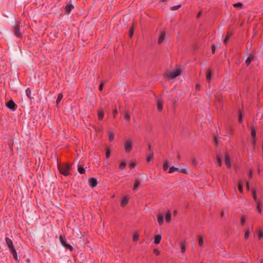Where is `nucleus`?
Wrapping results in <instances>:
<instances>
[{
    "label": "nucleus",
    "mask_w": 263,
    "mask_h": 263,
    "mask_svg": "<svg viewBox=\"0 0 263 263\" xmlns=\"http://www.w3.org/2000/svg\"><path fill=\"white\" fill-rule=\"evenodd\" d=\"M133 148V141L129 139L124 143V149L126 153H129Z\"/></svg>",
    "instance_id": "obj_1"
},
{
    "label": "nucleus",
    "mask_w": 263,
    "mask_h": 263,
    "mask_svg": "<svg viewBox=\"0 0 263 263\" xmlns=\"http://www.w3.org/2000/svg\"><path fill=\"white\" fill-rule=\"evenodd\" d=\"M181 70L179 69H177L172 71L170 72L168 77L170 79H173L175 78L176 77L180 76L181 74Z\"/></svg>",
    "instance_id": "obj_2"
},
{
    "label": "nucleus",
    "mask_w": 263,
    "mask_h": 263,
    "mask_svg": "<svg viewBox=\"0 0 263 263\" xmlns=\"http://www.w3.org/2000/svg\"><path fill=\"white\" fill-rule=\"evenodd\" d=\"M175 172H180L182 173L187 174V171L186 168L179 169L177 167L172 166L168 170V173H173Z\"/></svg>",
    "instance_id": "obj_3"
},
{
    "label": "nucleus",
    "mask_w": 263,
    "mask_h": 263,
    "mask_svg": "<svg viewBox=\"0 0 263 263\" xmlns=\"http://www.w3.org/2000/svg\"><path fill=\"white\" fill-rule=\"evenodd\" d=\"M22 26L23 23H20L19 24L16 25L14 27V34L18 37H20L22 35L20 27Z\"/></svg>",
    "instance_id": "obj_4"
},
{
    "label": "nucleus",
    "mask_w": 263,
    "mask_h": 263,
    "mask_svg": "<svg viewBox=\"0 0 263 263\" xmlns=\"http://www.w3.org/2000/svg\"><path fill=\"white\" fill-rule=\"evenodd\" d=\"M5 241H6V243L7 245L8 246L9 249H10V251L15 249L14 247L13 244V242H12V241L11 240V239L7 237L5 239Z\"/></svg>",
    "instance_id": "obj_5"
},
{
    "label": "nucleus",
    "mask_w": 263,
    "mask_h": 263,
    "mask_svg": "<svg viewBox=\"0 0 263 263\" xmlns=\"http://www.w3.org/2000/svg\"><path fill=\"white\" fill-rule=\"evenodd\" d=\"M88 183L91 187H94L97 186L98 181L96 178H90L88 179Z\"/></svg>",
    "instance_id": "obj_6"
},
{
    "label": "nucleus",
    "mask_w": 263,
    "mask_h": 263,
    "mask_svg": "<svg viewBox=\"0 0 263 263\" xmlns=\"http://www.w3.org/2000/svg\"><path fill=\"white\" fill-rule=\"evenodd\" d=\"M165 35V32L164 31H161L158 41V44H161L164 41Z\"/></svg>",
    "instance_id": "obj_7"
},
{
    "label": "nucleus",
    "mask_w": 263,
    "mask_h": 263,
    "mask_svg": "<svg viewBox=\"0 0 263 263\" xmlns=\"http://www.w3.org/2000/svg\"><path fill=\"white\" fill-rule=\"evenodd\" d=\"M158 222L160 225L163 223L164 216L161 213H159L157 215Z\"/></svg>",
    "instance_id": "obj_8"
},
{
    "label": "nucleus",
    "mask_w": 263,
    "mask_h": 263,
    "mask_svg": "<svg viewBox=\"0 0 263 263\" xmlns=\"http://www.w3.org/2000/svg\"><path fill=\"white\" fill-rule=\"evenodd\" d=\"M6 106L9 109H14L15 103L12 100H10L7 103Z\"/></svg>",
    "instance_id": "obj_9"
},
{
    "label": "nucleus",
    "mask_w": 263,
    "mask_h": 263,
    "mask_svg": "<svg viewBox=\"0 0 263 263\" xmlns=\"http://www.w3.org/2000/svg\"><path fill=\"white\" fill-rule=\"evenodd\" d=\"M225 163L228 168H230L231 166L230 157L227 154H226L225 156Z\"/></svg>",
    "instance_id": "obj_10"
},
{
    "label": "nucleus",
    "mask_w": 263,
    "mask_h": 263,
    "mask_svg": "<svg viewBox=\"0 0 263 263\" xmlns=\"http://www.w3.org/2000/svg\"><path fill=\"white\" fill-rule=\"evenodd\" d=\"M108 140L111 142L114 139V132L111 130L108 132Z\"/></svg>",
    "instance_id": "obj_11"
},
{
    "label": "nucleus",
    "mask_w": 263,
    "mask_h": 263,
    "mask_svg": "<svg viewBox=\"0 0 263 263\" xmlns=\"http://www.w3.org/2000/svg\"><path fill=\"white\" fill-rule=\"evenodd\" d=\"M256 204L257 211L259 213H261V211H262V209H261L262 203H261V201H257V202H256Z\"/></svg>",
    "instance_id": "obj_12"
},
{
    "label": "nucleus",
    "mask_w": 263,
    "mask_h": 263,
    "mask_svg": "<svg viewBox=\"0 0 263 263\" xmlns=\"http://www.w3.org/2000/svg\"><path fill=\"white\" fill-rule=\"evenodd\" d=\"M161 239V236L160 235H156L154 237V243L156 245L159 244Z\"/></svg>",
    "instance_id": "obj_13"
},
{
    "label": "nucleus",
    "mask_w": 263,
    "mask_h": 263,
    "mask_svg": "<svg viewBox=\"0 0 263 263\" xmlns=\"http://www.w3.org/2000/svg\"><path fill=\"white\" fill-rule=\"evenodd\" d=\"M254 59V57L252 55H250L246 60V63L247 65H249L252 61Z\"/></svg>",
    "instance_id": "obj_14"
},
{
    "label": "nucleus",
    "mask_w": 263,
    "mask_h": 263,
    "mask_svg": "<svg viewBox=\"0 0 263 263\" xmlns=\"http://www.w3.org/2000/svg\"><path fill=\"white\" fill-rule=\"evenodd\" d=\"M128 202V198L127 197H124L121 201V205L122 206H124L125 205H126L127 204Z\"/></svg>",
    "instance_id": "obj_15"
},
{
    "label": "nucleus",
    "mask_w": 263,
    "mask_h": 263,
    "mask_svg": "<svg viewBox=\"0 0 263 263\" xmlns=\"http://www.w3.org/2000/svg\"><path fill=\"white\" fill-rule=\"evenodd\" d=\"M243 185V182L241 180L239 181L238 182V188L239 191L241 193H243V189H242Z\"/></svg>",
    "instance_id": "obj_16"
},
{
    "label": "nucleus",
    "mask_w": 263,
    "mask_h": 263,
    "mask_svg": "<svg viewBox=\"0 0 263 263\" xmlns=\"http://www.w3.org/2000/svg\"><path fill=\"white\" fill-rule=\"evenodd\" d=\"M171 220V214L170 211H168L165 215V221L167 222H170Z\"/></svg>",
    "instance_id": "obj_17"
},
{
    "label": "nucleus",
    "mask_w": 263,
    "mask_h": 263,
    "mask_svg": "<svg viewBox=\"0 0 263 263\" xmlns=\"http://www.w3.org/2000/svg\"><path fill=\"white\" fill-rule=\"evenodd\" d=\"M168 166H169V162H168V160H165L164 161L163 165V170L164 171H166L168 169Z\"/></svg>",
    "instance_id": "obj_18"
},
{
    "label": "nucleus",
    "mask_w": 263,
    "mask_h": 263,
    "mask_svg": "<svg viewBox=\"0 0 263 263\" xmlns=\"http://www.w3.org/2000/svg\"><path fill=\"white\" fill-rule=\"evenodd\" d=\"M59 170L62 174L66 176V168L64 166H59Z\"/></svg>",
    "instance_id": "obj_19"
},
{
    "label": "nucleus",
    "mask_w": 263,
    "mask_h": 263,
    "mask_svg": "<svg viewBox=\"0 0 263 263\" xmlns=\"http://www.w3.org/2000/svg\"><path fill=\"white\" fill-rule=\"evenodd\" d=\"M140 183H141V182L139 180H138V179L135 180V183L134 184V186H133V190H136L137 189V188L139 186Z\"/></svg>",
    "instance_id": "obj_20"
},
{
    "label": "nucleus",
    "mask_w": 263,
    "mask_h": 263,
    "mask_svg": "<svg viewBox=\"0 0 263 263\" xmlns=\"http://www.w3.org/2000/svg\"><path fill=\"white\" fill-rule=\"evenodd\" d=\"M232 33L231 32H227L226 37V38L224 40V43L225 44H226L228 42V41H229V39L232 36Z\"/></svg>",
    "instance_id": "obj_21"
},
{
    "label": "nucleus",
    "mask_w": 263,
    "mask_h": 263,
    "mask_svg": "<svg viewBox=\"0 0 263 263\" xmlns=\"http://www.w3.org/2000/svg\"><path fill=\"white\" fill-rule=\"evenodd\" d=\"M212 78V72L209 70L206 72V79L208 82H210Z\"/></svg>",
    "instance_id": "obj_22"
},
{
    "label": "nucleus",
    "mask_w": 263,
    "mask_h": 263,
    "mask_svg": "<svg viewBox=\"0 0 263 263\" xmlns=\"http://www.w3.org/2000/svg\"><path fill=\"white\" fill-rule=\"evenodd\" d=\"M157 105L158 110L159 111H161L163 108L162 103L160 101H158Z\"/></svg>",
    "instance_id": "obj_23"
},
{
    "label": "nucleus",
    "mask_w": 263,
    "mask_h": 263,
    "mask_svg": "<svg viewBox=\"0 0 263 263\" xmlns=\"http://www.w3.org/2000/svg\"><path fill=\"white\" fill-rule=\"evenodd\" d=\"M252 192L253 197L254 200H255V202H257V201H261L260 200L257 198L256 191L254 189H253L252 190Z\"/></svg>",
    "instance_id": "obj_24"
},
{
    "label": "nucleus",
    "mask_w": 263,
    "mask_h": 263,
    "mask_svg": "<svg viewBox=\"0 0 263 263\" xmlns=\"http://www.w3.org/2000/svg\"><path fill=\"white\" fill-rule=\"evenodd\" d=\"M198 241L199 245L200 247H202L203 245V238L201 236L199 235L198 236Z\"/></svg>",
    "instance_id": "obj_25"
},
{
    "label": "nucleus",
    "mask_w": 263,
    "mask_h": 263,
    "mask_svg": "<svg viewBox=\"0 0 263 263\" xmlns=\"http://www.w3.org/2000/svg\"><path fill=\"white\" fill-rule=\"evenodd\" d=\"M186 243L185 242L181 243V252L182 253H184L185 252Z\"/></svg>",
    "instance_id": "obj_26"
},
{
    "label": "nucleus",
    "mask_w": 263,
    "mask_h": 263,
    "mask_svg": "<svg viewBox=\"0 0 263 263\" xmlns=\"http://www.w3.org/2000/svg\"><path fill=\"white\" fill-rule=\"evenodd\" d=\"M78 169V172H79V173H80L81 174H83L85 172V168L81 166H79Z\"/></svg>",
    "instance_id": "obj_27"
},
{
    "label": "nucleus",
    "mask_w": 263,
    "mask_h": 263,
    "mask_svg": "<svg viewBox=\"0 0 263 263\" xmlns=\"http://www.w3.org/2000/svg\"><path fill=\"white\" fill-rule=\"evenodd\" d=\"M60 241H61L62 245L64 247H66V241L65 240L63 236H60Z\"/></svg>",
    "instance_id": "obj_28"
},
{
    "label": "nucleus",
    "mask_w": 263,
    "mask_h": 263,
    "mask_svg": "<svg viewBox=\"0 0 263 263\" xmlns=\"http://www.w3.org/2000/svg\"><path fill=\"white\" fill-rule=\"evenodd\" d=\"M126 165V163L125 161H122L121 162V163L119 165V168L120 170H123L125 168V167Z\"/></svg>",
    "instance_id": "obj_29"
},
{
    "label": "nucleus",
    "mask_w": 263,
    "mask_h": 263,
    "mask_svg": "<svg viewBox=\"0 0 263 263\" xmlns=\"http://www.w3.org/2000/svg\"><path fill=\"white\" fill-rule=\"evenodd\" d=\"M10 252L12 253L14 258L16 260H17L18 257H17V253H16L15 249H14V250L11 251Z\"/></svg>",
    "instance_id": "obj_30"
},
{
    "label": "nucleus",
    "mask_w": 263,
    "mask_h": 263,
    "mask_svg": "<svg viewBox=\"0 0 263 263\" xmlns=\"http://www.w3.org/2000/svg\"><path fill=\"white\" fill-rule=\"evenodd\" d=\"M250 234V230L249 229L246 230L245 233V236H244L245 238L246 239H248V238L249 237Z\"/></svg>",
    "instance_id": "obj_31"
},
{
    "label": "nucleus",
    "mask_w": 263,
    "mask_h": 263,
    "mask_svg": "<svg viewBox=\"0 0 263 263\" xmlns=\"http://www.w3.org/2000/svg\"><path fill=\"white\" fill-rule=\"evenodd\" d=\"M104 117V112L102 111H100L98 112V119L100 120H101Z\"/></svg>",
    "instance_id": "obj_32"
},
{
    "label": "nucleus",
    "mask_w": 263,
    "mask_h": 263,
    "mask_svg": "<svg viewBox=\"0 0 263 263\" xmlns=\"http://www.w3.org/2000/svg\"><path fill=\"white\" fill-rule=\"evenodd\" d=\"M153 159V153H149V156L147 157L146 160L147 162H150Z\"/></svg>",
    "instance_id": "obj_33"
},
{
    "label": "nucleus",
    "mask_w": 263,
    "mask_h": 263,
    "mask_svg": "<svg viewBox=\"0 0 263 263\" xmlns=\"http://www.w3.org/2000/svg\"><path fill=\"white\" fill-rule=\"evenodd\" d=\"M139 234L138 233H135L133 236V241H137L139 239Z\"/></svg>",
    "instance_id": "obj_34"
},
{
    "label": "nucleus",
    "mask_w": 263,
    "mask_h": 263,
    "mask_svg": "<svg viewBox=\"0 0 263 263\" xmlns=\"http://www.w3.org/2000/svg\"><path fill=\"white\" fill-rule=\"evenodd\" d=\"M31 91L29 88H28L27 89H26V94L27 96L29 98H31Z\"/></svg>",
    "instance_id": "obj_35"
},
{
    "label": "nucleus",
    "mask_w": 263,
    "mask_h": 263,
    "mask_svg": "<svg viewBox=\"0 0 263 263\" xmlns=\"http://www.w3.org/2000/svg\"><path fill=\"white\" fill-rule=\"evenodd\" d=\"M63 98V95L61 93H60L58 95L57 99V103L58 104L60 101H61L62 99Z\"/></svg>",
    "instance_id": "obj_36"
},
{
    "label": "nucleus",
    "mask_w": 263,
    "mask_h": 263,
    "mask_svg": "<svg viewBox=\"0 0 263 263\" xmlns=\"http://www.w3.org/2000/svg\"><path fill=\"white\" fill-rule=\"evenodd\" d=\"M256 129L254 128H251V136L253 138H255Z\"/></svg>",
    "instance_id": "obj_37"
},
{
    "label": "nucleus",
    "mask_w": 263,
    "mask_h": 263,
    "mask_svg": "<svg viewBox=\"0 0 263 263\" xmlns=\"http://www.w3.org/2000/svg\"><path fill=\"white\" fill-rule=\"evenodd\" d=\"M246 220V216H242L241 217V219H240V223H241V225H243L245 224Z\"/></svg>",
    "instance_id": "obj_38"
},
{
    "label": "nucleus",
    "mask_w": 263,
    "mask_h": 263,
    "mask_svg": "<svg viewBox=\"0 0 263 263\" xmlns=\"http://www.w3.org/2000/svg\"><path fill=\"white\" fill-rule=\"evenodd\" d=\"M74 7L72 5H67V12H69Z\"/></svg>",
    "instance_id": "obj_39"
},
{
    "label": "nucleus",
    "mask_w": 263,
    "mask_h": 263,
    "mask_svg": "<svg viewBox=\"0 0 263 263\" xmlns=\"http://www.w3.org/2000/svg\"><path fill=\"white\" fill-rule=\"evenodd\" d=\"M181 5H178L173 6L171 7V10H178V9H179L181 7Z\"/></svg>",
    "instance_id": "obj_40"
},
{
    "label": "nucleus",
    "mask_w": 263,
    "mask_h": 263,
    "mask_svg": "<svg viewBox=\"0 0 263 263\" xmlns=\"http://www.w3.org/2000/svg\"><path fill=\"white\" fill-rule=\"evenodd\" d=\"M124 117L126 120H127L128 121H129L130 120V117L128 112L125 113Z\"/></svg>",
    "instance_id": "obj_41"
},
{
    "label": "nucleus",
    "mask_w": 263,
    "mask_h": 263,
    "mask_svg": "<svg viewBox=\"0 0 263 263\" xmlns=\"http://www.w3.org/2000/svg\"><path fill=\"white\" fill-rule=\"evenodd\" d=\"M233 6L235 8L241 7L242 6V4L241 3L238 2L237 3L234 4Z\"/></svg>",
    "instance_id": "obj_42"
},
{
    "label": "nucleus",
    "mask_w": 263,
    "mask_h": 263,
    "mask_svg": "<svg viewBox=\"0 0 263 263\" xmlns=\"http://www.w3.org/2000/svg\"><path fill=\"white\" fill-rule=\"evenodd\" d=\"M216 163L218 165V166H221L222 163L220 157H217Z\"/></svg>",
    "instance_id": "obj_43"
},
{
    "label": "nucleus",
    "mask_w": 263,
    "mask_h": 263,
    "mask_svg": "<svg viewBox=\"0 0 263 263\" xmlns=\"http://www.w3.org/2000/svg\"><path fill=\"white\" fill-rule=\"evenodd\" d=\"M262 237H263V232L261 231H259L258 234V239H260L262 238Z\"/></svg>",
    "instance_id": "obj_44"
},
{
    "label": "nucleus",
    "mask_w": 263,
    "mask_h": 263,
    "mask_svg": "<svg viewBox=\"0 0 263 263\" xmlns=\"http://www.w3.org/2000/svg\"><path fill=\"white\" fill-rule=\"evenodd\" d=\"M110 150L108 148H107L106 149V157L107 158H108L110 157Z\"/></svg>",
    "instance_id": "obj_45"
},
{
    "label": "nucleus",
    "mask_w": 263,
    "mask_h": 263,
    "mask_svg": "<svg viewBox=\"0 0 263 263\" xmlns=\"http://www.w3.org/2000/svg\"><path fill=\"white\" fill-rule=\"evenodd\" d=\"M67 249L72 251L73 250V248L71 245L67 244Z\"/></svg>",
    "instance_id": "obj_46"
},
{
    "label": "nucleus",
    "mask_w": 263,
    "mask_h": 263,
    "mask_svg": "<svg viewBox=\"0 0 263 263\" xmlns=\"http://www.w3.org/2000/svg\"><path fill=\"white\" fill-rule=\"evenodd\" d=\"M154 252L157 255H159L160 254V251L157 249H155L154 250Z\"/></svg>",
    "instance_id": "obj_47"
},
{
    "label": "nucleus",
    "mask_w": 263,
    "mask_h": 263,
    "mask_svg": "<svg viewBox=\"0 0 263 263\" xmlns=\"http://www.w3.org/2000/svg\"><path fill=\"white\" fill-rule=\"evenodd\" d=\"M200 85L199 84H197L195 86V89L196 90L199 91L200 89Z\"/></svg>",
    "instance_id": "obj_48"
},
{
    "label": "nucleus",
    "mask_w": 263,
    "mask_h": 263,
    "mask_svg": "<svg viewBox=\"0 0 263 263\" xmlns=\"http://www.w3.org/2000/svg\"><path fill=\"white\" fill-rule=\"evenodd\" d=\"M134 33V29L133 28L130 29V32H129V36L130 37H132Z\"/></svg>",
    "instance_id": "obj_49"
},
{
    "label": "nucleus",
    "mask_w": 263,
    "mask_h": 263,
    "mask_svg": "<svg viewBox=\"0 0 263 263\" xmlns=\"http://www.w3.org/2000/svg\"><path fill=\"white\" fill-rule=\"evenodd\" d=\"M215 50H216V46L215 45H212V52L213 54H214L215 52Z\"/></svg>",
    "instance_id": "obj_50"
},
{
    "label": "nucleus",
    "mask_w": 263,
    "mask_h": 263,
    "mask_svg": "<svg viewBox=\"0 0 263 263\" xmlns=\"http://www.w3.org/2000/svg\"><path fill=\"white\" fill-rule=\"evenodd\" d=\"M129 166L131 168H133L135 167V166H136V164L134 162H132L129 164Z\"/></svg>",
    "instance_id": "obj_51"
},
{
    "label": "nucleus",
    "mask_w": 263,
    "mask_h": 263,
    "mask_svg": "<svg viewBox=\"0 0 263 263\" xmlns=\"http://www.w3.org/2000/svg\"><path fill=\"white\" fill-rule=\"evenodd\" d=\"M242 119V114L241 113H240L239 115V118H238V120L240 123L241 122Z\"/></svg>",
    "instance_id": "obj_52"
},
{
    "label": "nucleus",
    "mask_w": 263,
    "mask_h": 263,
    "mask_svg": "<svg viewBox=\"0 0 263 263\" xmlns=\"http://www.w3.org/2000/svg\"><path fill=\"white\" fill-rule=\"evenodd\" d=\"M103 83H102L100 84V86H99V89L100 90V91H102V89H103Z\"/></svg>",
    "instance_id": "obj_53"
},
{
    "label": "nucleus",
    "mask_w": 263,
    "mask_h": 263,
    "mask_svg": "<svg viewBox=\"0 0 263 263\" xmlns=\"http://www.w3.org/2000/svg\"><path fill=\"white\" fill-rule=\"evenodd\" d=\"M117 112H118V111H117V109H115L114 110L112 114H113V116H114V118L116 117V116L117 114Z\"/></svg>",
    "instance_id": "obj_54"
},
{
    "label": "nucleus",
    "mask_w": 263,
    "mask_h": 263,
    "mask_svg": "<svg viewBox=\"0 0 263 263\" xmlns=\"http://www.w3.org/2000/svg\"><path fill=\"white\" fill-rule=\"evenodd\" d=\"M192 164L194 166H196L197 165V162L195 159H193L192 160Z\"/></svg>",
    "instance_id": "obj_55"
},
{
    "label": "nucleus",
    "mask_w": 263,
    "mask_h": 263,
    "mask_svg": "<svg viewBox=\"0 0 263 263\" xmlns=\"http://www.w3.org/2000/svg\"><path fill=\"white\" fill-rule=\"evenodd\" d=\"M148 149L149 153H153L152 148H151V145H148Z\"/></svg>",
    "instance_id": "obj_56"
},
{
    "label": "nucleus",
    "mask_w": 263,
    "mask_h": 263,
    "mask_svg": "<svg viewBox=\"0 0 263 263\" xmlns=\"http://www.w3.org/2000/svg\"><path fill=\"white\" fill-rule=\"evenodd\" d=\"M248 175H249V178H252V172L251 171H249Z\"/></svg>",
    "instance_id": "obj_57"
},
{
    "label": "nucleus",
    "mask_w": 263,
    "mask_h": 263,
    "mask_svg": "<svg viewBox=\"0 0 263 263\" xmlns=\"http://www.w3.org/2000/svg\"><path fill=\"white\" fill-rule=\"evenodd\" d=\"M255 143H256L255 138H253V141L252 142V145H253V146H255Z\"/></svg>",
    "instance_id": "obj_58"
},
{
    "label": "nucleus",
    "mask_w": 263,
    "mask_h": 263,
    "mask_svg": "<svg viewBox=\"0 0 263 263\" xmlns=\"http://www.w3.org/2000/svg\"><path fill=\"white\" fill-rule=\"evenodd\" d=\"M246 187L248 190H249V184L248 182H246Z\"/></svg>",
    "instance_id": "obj_59"
},
{
    "label": "nucleus",
    "mask_w": 263,
    "mask_h": 263,
    "mask_svg": "<svg viewBox=\"0 0 263 263\" xmlns=\"http://www.w3.org/2000/svg\"><path fill=\"white\" fill-rule=\"evenodd\" d=\"M214 144L215 145H217V138H215L214 139Z\"/></svg>",
    "instance_id": "obj_60"
},
{
    "label": "nucleus",
    "mask_w": 263,
    "mask_h": 263,
    "mask_svg": "<svg viewBox=\"0 0 263 263\" xmlns=\"http://www.w3.org/2000/svg\"><path fill=\"white\" fill-rule=\"evenodd\" d=\"M74 49V47H73V45H71L70 48V51H72Z\"/></svg>",
    "instance_id": "obj_61"
},
{
    "label": "nucleus",
    "mask_w": 263,
    "mask_h": 263,
    "mask_svg": "<svg viewBox=\"0 0 263 263\" xmlns=\"http://www.w3.org/2000/svg\"><path fill=\"white\" fill-rule=\"evenodd\" d=\"M201 12H199L197 15V17H199V16L200 15Z\"/></svg>",
    "instance_id": "obj_62"
},
{
    "label": "nucleus",
    "mask_w": 263,
    "mask_h": 263,
    "mask_svg": "<svg viewBox=\"0 0 263 263\" xmlns=\"http://www.w3.org/2000/svg\"><path fill=\"white\" fill-rule=\"evenodd\" d=\"M259 263H263V260H262V259L260 260Z\"/></svg>",
    "instance_id": "obj_63"
},
{
    "label": "nucleus",
    "mask_w": 263,
    "mask_h": 263,
    "mask_svg": "<svg viewBox=\"0 0 263 263\" xmlns=\"http://www.w3.org/2000/svg\"><path fill=\"white\" fill-rule=\"evenodd\" d=\"M221 216H223V212H221Z\"/></svg>",
    "instance_id": "obj_64"
}]
</instances>
